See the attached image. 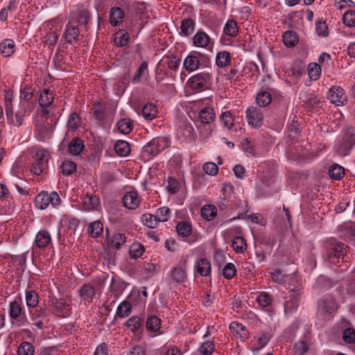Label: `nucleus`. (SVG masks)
I'll return each mask as SVG.
<instances>
[{"mask_svg": "<svg viewBox=\"0 0 355 355\" xmlns=\"http://www.w3.org/2000/svg\"><path fill=\"white\" fill-rule=\"evenodd\" d=\"M35 157L37 160L35 163L33 164L31 171L34 174L40 175L44 168L47 166L51 156L48 150L42 148L36 151Z\"/></svg>", "mask_w": 355, "mask_h": 355, "instance_id": "nucleus-2", "label": "nucleus"}, {"mask_svg": "<svg viewBox=\"0 0 355 355\" xmlns=\"http://www.w3.org/2000/svg\"><path fill=\"white\" fill-rule=\"evenodd\" d=\"M224 33L230 37H235L238 34V24L234 19L228 20L223 29Z\"/></svg>", "mask_w": 355, "mask_h": 355, "instance_id": "nucleus-35", "label": "nucleus"}, {"mask_svg": "<svg viewBox=\"0 0 355 355\" xmlns=\"http://www.w3.org/2000/svg\"><path fill=\"white\" fill-rule=\"evenodd\" d=\"M210 78L209 73H200L193 76L189 80L190 87L195 90H202L207 87V83Z\"/></svg>", "mask_w": 355, "mask_h": 355, "instance_id": "nucleus-9", "label": "nucleus"}, {"mask_svg": "<svg viewBox=\"0 0 355 355\" xmlns=\"http://www.w3.org/2000/svg\"><path fill=\"white\" fill-rule=\"evenodd\" d=\"M195 25V21L191 18L182 19L180 25V34L185 37L189 36L193 33Z\"/></svg>", "mask_w": 355, "mask_h": 355, "instance_id": "nucleus-17", "label": "nucleus"}, {"mask_svg": "<svg viewBox=\"0 0 355 355\" xmlns=\"http://www.w3.org/2000/svg\"><path fill=\"white\" fill-rule=\"evenodd\" d=\"M124 17L123 11L119 7L112 8L110 10V24L116 26L122 22V19Z\"/></svg>", "mask_w": 355, "mask_h": 355, "instance_id": "nucleus-21", "label": "nucleus"}, {"mask_svg": "<svg viewBox=\"0 0 355 355\" xmlns=\"http://www.w3.org/2000/svg\"><path fill=\"white\" fill-rule=\"evenodd\" d=\"M291 144H289L290 153L293 156L299 157L300 159H305L307 150L304 148L302 145L299 144L295 137L289 136Z\"/></svg>", "mask_w": 355, "mask_h": 355, "instance_id": "nucleus-11", "label": "nucleus"}, {"mask_svg": "<svg viewBox=\"0 0 355 355\" xmlns=\"http://www.w3.org/2000/svg\"><path fill=\"white\" fill-rule=\"evenodd\" d=\"M343 23L349 27L355 26V10H350L347 11L343 17Z\"/></svg>", "mask_w": 355, "mask_h": 355, "instance_id": "nucleus-58", "label": "nucleus"}, {"mask_svg": "<svg viewBox=\"0 0 355 355\" xmlns=\"http://www.w3.org/2000/svg\"><path fill=\"white\" fill-rule=\"evenodd\" d=\"M235 266L232 263H227L223 269V275L227 279H232L236 275Z\"/></svg>", "mask_w": 355, "mask_h": 355, "instance_id": "nucleus-60", "label": "nucleus"}, {"mask_svg": "<svg viewBox=\"0 0 355 355\" xmlns=\"http://www.w3.org/2000/svg\"><path fill=\"white\" fill-rule=\"evenodd\" d=\"M26 304L28 307H35L39 302L38 294L34 291H28L26 293Z\"/></svg>", "mask_w": 355, "mask_h": 355, "instance_id": "nucleus-51", "label": "nucleus"}, {"mask_svg": "<svg viewBox=\"0 0 355 355\" xmlns=\"http://www.w3.org/2000/svg\"><path fill=\"white\" fill-rule=\"evenodd\" d=\"M146 327L147 330L155 333L161 327V320L156 315H151L147 318Z\"/></svg>", "mask_w": 355, "mask_h": 355, "instance_id": "nucleus-29", "label": "nucleus"}, {"mask_svg": "<svg viewBox=\"0 0 355 355\" xmlns=\"http://www.w3.org/2000/svg\"><path fill=\"white\" fill-rule=\"evenodd\" d=\"M131 304L128 301L122 302L116 309V315L120 318H125L131 313Z\"/></svg>", "mask_w": 355, "mask_h": 355, "instance_id": "nucleus-42", "label": "nucleus"}, {"mask_svg": "<svg viewBox=\"0 0 355 355\" xmlns=\"http://www.w3.org/2000/svg\"><path fill=\"white\" fill-rule=\"evenodd\" d=\"M51 241L50 233L46 230H40L36 235L35 242L37 247L44 248Z\"/></svg>", "mask_w": 355, "mask_h": 355, "instance_id": "nucleus-19", "label": "nucleus"}, {"mask_svg": "<svg viewBox=\"0 0 355 355\" xmlns=\"http://www.w3.org/2000/svg\"><path fill=\"white\" fill-rule=\"evenodd\" d=\"M168 141L166 137H158L150 140L146 146V151L153 154L158 153L168 146Z\"/></svg>", "mask_w": 355, "mask_h": 355, "instance_id": "nucleus-8", "label": "nucleus"}, {"mask_svg": "<svg viewBox=\"0 0 355 355\" xmlns=\"http://www.w3.org/2000/svg\"><path fill=\"white\" fill-rule=\"evenodd\" d=\"M51 302L54 309L60 313H64L68 306L65 300L62 298L57 299L55 297L51 300Z\"/></svg>", "mask_w": 355, "mask_h": 355, "instance_id": "nucleus-59", "label": "nucleus"}, {"mask_svg": "<svg viewBox=\"0 0 355 355\" xmlns=\"http://www.w3.org/2000/svg\"><path fill=\"white\" fill-rule=\"evenodd\" d=\"M103 231V225L99 220L92 223L88 227V232L93 237H98Z\"/></svg>", "mask_w": 355, "mask_h": 355, "instance_id": "nucleus-47", "label": "nucleus"}, {"mask_svg": "<svg viewBox=\"0 0 355 355\" xmlns=\"http://www.w3.org/2000/svg\"><path fill=\"white\" fill-rule=\"evenodd\" d=\"M171 210L167 207H162L159 208L155 213L159 222H166L168 220L170 216Z\"/></svg>", "mask_w": 355, "mask_h": 355, "instance_id": "nucleus-57", "label": "nucleus"}, {"mask_svg": "<svg viewBox=\"0 0 355 355\" xmlns=\"http://www.w3.org/2000/svg\"><path fill=\"white\" fill-rule=\"evenodd\" d=\"M193 40L196 46L205 48L210 42V37L205 32L199 31L194 35Z\"/></svg>", "mask_w": 355, "mask_h": 355, "instance_id": "nucleus-18", "label": "nucleus"}, {"mask_svg": "<svg viewBox=\"0 0 355 355\" xmlns=\"http://www.w3.org/2000/svg\"><path fill=\"white\" fill-rule=\"evenodd\" d=\"M195 272L203 277H208L211 274V263L206 258H200L196 261L194 265Z\"/></svg>", "mask_w": 355, "mask_h": 355, "instance_id": "nucleus-10", "label": "nucleus"}, {"mask_svg": "<svg viewBox=\"0 0 355 355\" xmlns=\"http://www.w3.org/2000/svg\"><path fill=\"white\" fill-rule=\"evenodd\" d=\"M343 340L348 343H355V330L352 328L346 329L343 334Z\"/></svg>", "mask_w": 355, "mask_h": 355, "instance_id": "nucleus-64", "label": "nucleus"}, {"mask_svg": "<svg viewBox=\"0 0 355 355\" xmlns=\"http://www.w3.org/2000/svg\"><path fill=\"white\" fill-rule=\"evenodd\" d=\"M80 32L77 26L68 24L64 33V37L67 43L72 44L78 39Z\"/></svg>", "mask_w": 355, "mask_h": 355, "instance_id": "nucleus-23", "label": "nucleus"}, {"mask_svg": "<svg viewBox=\"0 0 355 355\" xmlns=\"http://www.w3.org/2000/svg\"><path fill=\"white\" fill-rule=\"evenodd\" d=\"M202 169L205 173L209 175H216L218 173V166L214 162H207L203 164Z\"/></svg>", "mask_w": 355, "mask_h": 355, "instance_id": "nucleus-62", "label": "nucleus"}, {"mask_svg": "<svg viewBox=\"0 0 355 355\" xmlns=\"http://www.w3.org/2000/svg\"><path fill=\"white\" fill-rule=\"evenodd\" d=\"M157 113V107L153 103L146 104L141 110L142 116L147 120H152L155 118Z\"/></svg>", "mask_w": 355, "mask_h": 355, "instance_id": "nucleus-34", "label": "nucleus"}, {"mask_svg": "<svg viewBox=\"0 0 355 355\" xmlns=\"http://www.w3.org/2000/svg\"><path fill=\"white\" fill-rule=\"evenodd\" d=\"M129 252L131 257L137 259L142 256L144 248L141 243H135L131 245Z\"/></svg>", "mask_w": 355, "mask_h": 355, "instance_id": "nucleus-52", "label": "nucleus"}, {"mask_svg": "<svg viewBox=\"0 0 355 355\" xmlns=\"http://www.w3.org/2000/svg\"><path fill=\"white\" fill-rule=\"evenodd\" d=\"M347 253V246L343 243H335L330 249L329 252V261L331 263L336 264L339 262V259H343Z\"/></svg>", "mask_w": 355, "mask_h": 355, "instance_id": "nucleus-7", "label": "nucleus"}, {"mask_svg": "<svg viewBox=\"0 0 355 355\" xmlns=\"http://www.w3.org/2000/svg\"><path fill=\"white\" fill-rule=\"evenodd\" d=\"M117 127L120 133H130L133 123L130 119H123L117 123Z\"/></svg>", "mask_w": 355, "mask_h": 355, "instance_id": "nucleus-39", "label": "nucleus"}, {"mask_svg": "<svg viewBox=\"0 0 355 355\" xmlns=\"http://www.w3.org/2000/svg\"><path fill=\"white\" fill-rule=\"evenodd\" d=\"M99 200L96 196L87 193L83 198L82 207L85 211H92L97 209Z\"/></svg>", "mask_w": 355, "mask_h": 355, "instance_id": "nucleus-14", "label": "nucleus"}, {"mask_svg": "<svg viewBox=\"0 0 355 355\" xmlns=\"http://www.w3.org/2000/svg\"><path fill=\"white\" fill-rule=\"evenodd\" d=\"M187 260L173 267L170 271V277L173 282L181 284L187 279Z\"/></svg>", "mask_w": 355, "mask_h": 355, "instance_id": "nucleus-5", "label": "nucleus"}, {"mask_svg": "<svg viewBox=\"0 0 355 355\" xmlns=\"http://www.w3.org/2000/svg\"><path fill=\"white\" fill-rule=\"evenodd\" d=\"M328 99L338 106L347 102V96L343 88L338 86L331 87L328 92Z\"/></svg>", "mask_w": 355, "mask_h": 355, "instance_id": "nucleus-4", "label": "nucleus"}, {"mask_svg": "<svg viewBox=\"0 0 355 355\" xmlns=\"http://www.w3.org/2000/svg\"><path fill=\"white\" fill-rule=\"evenodd\" d=\"M9 315L12 319H17L21 313V304L17 301H13L10 303Z\"/></svg>", "mask_w": 355, "mask_h": 355, "instance_id": "nucleus-50", "label": "nucleus"}, {"mask_svg": "<svg viewBox=\"0 0 355 355\" xmlns=\"http://www.w3.org/2000/svg\"><path fill=\"white\" fill-rule=\"evenodd\" d=\"M329 174L331 178L339 180L343 178L345 169L343 166L336 164L330 167Z\"/></svg>", "mask_w": 355, "mask_h": 355, "instance_id": "nucleus-38", "label": "nucleus"}, {"mask_svg": "<svg viewBox=\"0 0 355 355\" xmlns=\"http://www.w3.org/2000/svg\"><path fill=\"white\" fill-rule=\"evenodd\" d=\"M220 121L227 130H232L234 125V119L230 112H223L220 116Z\"/></svg>", "mask_w": 355, "mask_h": 355, "instance_id": "nucleus-36", "label": "nucleus"}, {"mask_svg": "<svg viewBox=\"0 0 355 355\" xmlns=\"http://www.w3.org/2000/svg\"><path fill=\"white\" fill-rule=\"evenodd\" d=\"M271 95L267 92H261L257 94L256 101L260 107H266L271 102Z\"/></svg>", "mask_w": 355, "mask_h": 355, "instance_id": "nucleus-48", "label": "nucleus"}, {"mask_svg": "<svg viewBox=\"0 0 355 355\" xmlns=\"http://www.w3.org/2000/svg\"><path fill=\"white\" fill-rule=\"evenodd\" d=\"M92 111L95 119L99 121H103L105 117L104 107L100 103H96L93 105Z\"/></svg>", "mask_w": 355, "mask_h": 355, "instance_id": "nucleus-53", "label": "nucleus"}, {"mask_svg": "<svg viewBox=\"0 0 355 355\" xmlns=\"http://www.w3.org/2000/svg\"><path fill=\"white\" fill-rule=\"evenodd\" d=\"M338 309L335 299L331 295H325L318 302V312L325 315L334 313Z\"/></svg>", "mask_w": 355, "mask_h": 355, "instance_id": "nucleus-3", "label": "nucleus"}, {"mask_svg": "<svg viewBox=\"0 0 355 355\" xmlns=\"http://www.w3.org/2000/svg\"><path fill=\"white\" fill-rule=\"evenodd\" d=\"M246 117L248 123L254 128H259L263 122V114L260 108L257 107H250L246 110Z\"/></svg>", "mask_w": 355, "mask_h": 355, "instance_id": "nucleus-6", "label": "nucleus"}, {"mask_svg": "<svg viewBox=\"0 0 355 355\" xmlns=\"http://www.w3.org/2000/svg\"><path fill=\"white\" fill-rule=\"evenodd\" d=\"M77 166L75 162L69 160L62 162L60 165L61 172L63 175H69L76 171Z\"/></svg>", "mask_w": 355, "mask_h": 355, "instance_id": "nucleus-41", "label": "nucleus"}, {"mask_svg": "<svg viewBox=\"0 0 355 355\" xmlns=\"http://www.w3.org/2000/svg\"><path fill=\"white\" fill-rule=\"evenodd\" d=\"M231 56L228 51H223L218 52L216 58V63L218 67L223 68L230 64Z\"/></svg>", "mask_w": 355, "mask_h": 355, "instance_id": "nucleus-27", "label": "nucleus"}, {"mask_svg": "<svg viewBox=\"0 0 355 355\" xmlns=\"http://www.w3.org/2000/svg\"><path fill=\"white\" fill-rule=\"evenodd\" d=\"M176 230L180 236L187 237L189 236L191 232V226L187 222L180 223L177 225Z\"/></svg>", "mask_w": 355, "mask_h": 355, "instance_id": "nucleus-55", "label": "nucleus"}, {"mask_svg": "<svg viewBox=\"0 0 355 355\" xmlns=\"http://www.w3.org/2000/svg\"><path fill=\"white\" fill-rule=\"evenodd\" d=\"M234 250L237 253L243 252L247 248L245 239L241 236L235 237L232 243Z\"/></svg>", "mask_w": 355, "mask_h": 355, "instance_id": "nucleus-43", "label": "nucleus"}, {"mask_svg": "<svg viewBox=\"0 0 355 355\" xmlns=\"http://www.w3.org/2000/svg\"><path fill=\"white\" fill-rule=\"evenodd\" d=\"M48 193L42 192L37 194L35 198V205L40 209H45L49 205Z\"/></svg>", "mask_w": 355, "mask_h": 355, "instance_id": "nucleus-33", "label": "nucleus"}, {"mask_svg": "<svg viewBox=\"0 0 355 355\" xmlns=\"http://www.w3.org/2000/svg\"><path fill=\"white\" fill-rule=\"evenodd\" d=\"M129 35L127 32H120L116 34L114 43L117 46L123 47L127 45Z\"/></svg>", "mask_w": 355, "mask_h": 355, "instance_id": "nucleus-56", "label": "nucleus"}, {"mask_svg": "<svg viewBox=\"0 0 355 355\" xmlns=\"http://www.w3.org/2000/svg\"><path fill=\"white\" fill-rule=\"evenodd\" d=\"M308 74L311 80H318L321 74V67L317 63H311L307 67Z\"/></svg>", "mask_w": 355, "mask_h": 355, "instance_id": "nucleus-45", "label": "nucleus"}, {"mask_svg": "<svg viewBox=\"0 0 355 355\" xmlns=\"http://www.w3.org/2000/svg\"><path fill=\"white\" fill-rule=\"evenodd\" d=\"M84 148V141L78 137L73 138L68 144V151L72 155H79Z\"/></svg>", "mask_w": 355, "mask_h": 355, "instance_id": "nucleus-15", "label": "nucleus"}, {"mask_svg": "<svg viewBox=\"0 0 355 355\" xmlns=\"http://www.w3.org/2000/svg\"><path fill=\"white\" fill-rule=\"evenodd\" d=\"M80 124H81V121H80V119L79 116L75 112L71 113L69 115L68 121H67L68 131H71V132L78 131L79 132L80 130L78 128L80 126Z\"/></svg>", "mask_w": 355, "mask_h": 355, "instance_id": "nucleus-26", "label": "nucleus"}, {"mask_svg": "<svg viewBox=\"0 0 355 355\" xmlns=\"http://www.w3.org/2000/svg\"><path fill=\"white\" fill-rule=\"evenodd\" d=\"M257 301L262 307H266L271 304L272 298L268 293H262L258 295Z\"/></svg>", "mask_w": 355, "mask_h": 355, "instance_id": "nucleus-63", "label": "nucleus"}, {"mask_svg": "<svg viewBox=\"0 0 355 355\" xmlns=\"http://www.w3.org/2000/svg\"><path fill=\"white\" fill-rule=\"evenodd\" d=\"M35 349L33 345L29 342H22L18 347V355H34Z\"/></svg>", "mask_w": 355, "mask_h": 355, "instance_id": "nucleus-40", "label": "nucleus"}, {"mask_svg": "<svg viewBox=\"0 0 355 355\" xmlns=\"http://www.w3.org/2000/svg\"><path fill=\"white\" fill-rule=\"evenodd\" d=\"M55 123L52 119L42 118L37 120L35 124L36 130L39 133H50L54 131Z\"/></svg>", "mask_w": 355, "mask_h": 355, "instance_id": "nucleus-13", "label": "nucleus"}, {"mask_svg": "<svg viewBox=\"0 0 355 355\" xmlns=\"http://www.w3.org/2000/svg\"><path fill=\"white\" fill-rule=\"evenodd\" d=\"M114 150L116 154L121 157L127 156L130 152L129 144L123 140H119L114 146Z\"/></svg>", "mask_w": 355, "mask_h": 355, "instance_id": "nucleus-28", "label": "nucleus"}, {"mask_svg": "<svg viewBox=\"0 0 355 355\" xmlns=\"http://www.w3.org/2000/svg\"><path fill=\"white\" fill-rule=\"evenodd\" d=\"M354 145V135H340L335 143L334 150L340 156H347Z\"/></svg>", "mask_w": 355, "mask_h": 355, "instance_id": "nucleus-1", "label": "nucleus"}, {"mask_svg": "<svg viewBox=\"0 0 355 355\" xmlns=\"http://www.w3.org/2000/svg\"><path fill=\"white\" fill-rule=\"evenodd\" d=\"M15 50V45L12 40L6 39L0 44V53L3 57L10 56Z\"/></svg>", "mask_w": 355, "mask_h": 355, "instance_id": "nucleus-20", "label": "nucleus"}, {"mask_svg": "<svg viewBox=\"0 0 355 355\" xmlns=\"http://www.w3.org/2000/svg\"><path fill=\"white\" fill-rule=\"evenodd\" d=\"M123 205L129 209H135L140 204L137 192L131 191L126 193L123 198Z\"/></svg>", "mask_w": 355, "mask_h": 355, "instance_id": "nucleus-12", "label": "nucleus"}, {"mask_svg": "<svg viewBox=\"0 0 355 355\" xmlns=\"http://www.w3.org/2000/svg\"><path fill=\"white\" fill-rule=\"evenodd\" d=\"M216 214V208L213 205H205L201 209L202 217L209 221L214 220Z\"/></svg>", "mask_w": 355, "mask_h": 355, "instance_id": "nucleus-25", "label": "nucleus"}, {"mask_svg": "<svg viewBox=\"0 0 355 355\" xmlns=\"http://www.w3.org/2000/svg\"><path fill=\"white\" fill-rule=\"evenodd\" d=\"M283 42L287 47L294 46L298 42V37L295 33L288 31L282 36Z\"/></svg>", "mask_w": 355, "mask_h": 355, "instance_id": "nucleus-37", "label": "nucleus"}, {"mask_svg": "<svg viewBox=\"0 0 355 355\" xmlns=\"http://www.w3.org/2000/svg\"><path fill=\"white\" fill-rule=\"evenodd\" d=\"M270 339V336L267 333H260L258 336V340L256 343V346L252 349L253 352H257L265 347L267 343L269 342Z\"/></svg>", "mask_w": 355, "mask_h": 355, "instance_id": "nucleus-44", "label": "nucleus"}, {"mask_svg": "<svg viewBox=\"0 0 355 355\" xmlns=\"http://www.w3.org/2000/svg\"><path fill=\"white\" fill-rule=\"evenodd\" d=\"M341 236L355 239V223H348L339 227Z\"/></svg>", "mask_w": 355, "mask_h": 355, "instance_id": "nucleus-30", "label": "nucleus"}, {"mask_svg": "<svg viewBox=\"0 0 355 355\" xmlns=\"http://www.w3.org/2000/svg\"><path fill=\"white\" fill-rule=\"evenodd\" d=\"M230 329L234 336L241 339H245L248 336V331L245 327L238 322H232L230 324Z\"/></svg>", "mask_w": 355, "mask_h": 355, "instance_id": "nucleus-16", "label": "nucleus"}, {"mask_svg": "<svg viewBox=\"0 0 355 355\" xmlns=\"http://www.w3.org/2000/svg\"><path fill=\"white\" fill-rule=\"evenodd\" d=\"M53 101V94L49 89H44L40 94L39 98V104L41 107L46 108L51 105Z\"/></svg>", "mask_w": 355, "mask_h": 355, "instance_id": "nucleus-31", "label": "nucleus"}, {"mask_svg": "<svg viewBox=\"0 0 355 355\" xmlns=\"http://www.w3.org/2000/svg\"><path fill=\"white\" fill-rule=\"evenodd\" d=\"M81 298L88 302H92L95 295V290L89 284H84L79 291Z\"/></svg>", "mask_w": 355, "mask_h": 355, "instance_id": "nucleus-22", "label": "nucleus"}, {"mask_svg": "<svg viewBox=\"0 0 355 355\" xmlns=\"http://www.w3.org/2000/svg\"><path fill=\"white\" fill-rule=\"evenodd\" d=\"M183 66L186 70L193 71L199 67V60L195 55H188L184 60Z\"/></svg>", "mask_w": 355, "mask_h": 355, "instance_id": "nucleus-32", "label": "nucleus"}, {"mask_svg": "<svg viewBox=\"0 0 355 355\" xmlns=\"http://www.w3.org/2000/svg\"><path fill=\"white\" fill-rule=\"evenodd\" d=\"M126 325L132 331H135L141 326V320L137 316H132L127 320Z\"/></svg>", "mask_w": 355, "mask_h": 355, "instance_id": "nucleus-61", "label": "nucleus"}, {"mask_svg": "<svg viewBox=\"0 0 355 355\" xmlns=\"http://www.w3.org/2000/svg\"><path fill=\"white\" fill-rule=\"evenodd\" d=\"M310 346V341L308 339L302 340L297 342L295 346V353L297 355H304L305 354Z\"/></svg>", "mask_w": 355, "mask_h": 355, "instance_id": "nucleus-46", "label": "nucleus"}, {"mask_svg": "<svg viewBox=\"0 0 355 355\" xmlns=\"http://www.w3.org/2000/svg\"><path fill=\"white\" fill-rule=\"evenodd\" d=\"M215 349V345L212 341H205L202 343L198 349V352L202 355H211Z\"/></svg>", "mask_w": 355, "mask_h": 355, "instance_id": "nucleus-54", "label": "nucleus"}, {"mask_svg": "<svg viewBox=\"0 0 355 355\" xmlns=\"http://www.w3.org/2000/svg\"><path fill=\"white\" fill-rule=\"evenodd\" d=\"M215 113L212 108L205 107L199 113V119L202 123L208 124L214 121Z\"/></svg>", "mask_w": 355, "mask_h": 355, "instance_id": "nucleus-24", "label": "nucleus"}, {"mask_svg": "<svg viewBox=\"0 0 355 355\" xmlns=\"http://www.w3.org/2000/svg\"><path fill=\"white\" fill-rule=\"evenodd\" d=\"M141 220L144 225L149 228H155L159 223L155 214H145L141 216Z\"/></svg>", "mask_w": 355, "mask_h": 355, "instance_id": "nucleus-49", "label": "nucleus"}]
</instances>
